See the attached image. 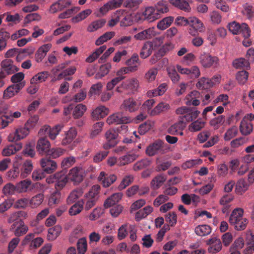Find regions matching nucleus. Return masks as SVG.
<instances>
[{
    "mask_svg": "<svg viewBox=\"0 0 254 254\" xmlns=\"http://www.w3.org/2000/svg\"><path fill=\"white\" fill-rule=\"evenodd\" d=\"M122 87L128 92L133 93L136 91L139 86V82L137 78L131 77L123 82L121 84Z\"/></svg>",
    "mask_w": 254,
    "mask_h": 254,
    "instance_id": "15",
    "label": "nucleus"
},
{
    "mask_svg": "<svg viewBox=\"0 0 254 254\" xmlns=\"http://www.w3.org/2000/svg\"><path fill=\"white\" fill-rule=\"evenodd\" d=\"M162 147V141L160 140H156L147 147L146 149V153L149 156H154L161 152Z\"/></svg>",
    "mask_w": 254,
    "mask_h": 254,
    "instance_id": "23",
    "label": "nucleus"
},
{
    "mask_svg": "<svg viewBox=\"0 0 254 254\" xmlns=\"http://www.w3.org/2000/svg\"><path fill=\"white\" fill-rule=\"evenodd\" d=\"M196 87L199 89H207L213 87L212 80L205 77L200 78L196 83Z\"/></svg>",
    "mask_w": 254,
    "mask_h": 254,
    "instance_id": "46",
    "label": "nucleus"
},
{
    "mask_svg": "<svg viewBox=\"0 0 254 254\" xmlns=\"http://www.w3.org/2000/svg\"><path fill=\"white\" fill-rule=\"evenodd\" d=\"M225 122V116L220 115L211 119L209 122V125L213 129H217L222 126Z\"/></svg>",
    "mask_w": 254,
    "mask_h": 254,
    "instance_id": "44",
    "label": "nucleus"
},
{
    "mask_svg": "<svg viewBox=\"0 0 254 254\" xmlns=\"http://www.w3.org/2000/svg\"><path fill=\"white\" fill-rule=\"evenodd\" d=\"M87 110L85 105L79 104L77 105L73 109L72 115L74 119H78L81 117Z\"/></svg>",
    "mask_w": 254,
    "mask_h": 254,
    "instance_id": "53",
    "label": "nucleus"
},
{
    "mask_svg": "<svg viewBox=\"0 0 254 254\" xmlns=\"http://www.w3.org/2000/svg\"><path fill=\"white\" fill-rule=\"evenodd\" d=\"M206 244L209 246L207 250L210 254H217L220 252L222 249L221 240L216 237H213L208 240Z\"/></svg>",
    "mask_w": 254,
    "mask_h": 254,
    "instance_id": "9",
    "label": "nucleus"
},
{
    "mask_svg": "<svg viewBox=\"0 0 254 254\" xmlns=\"http://www.w3.org/2000/svg\"><path fill=\"white\" fill-rule=\"evenodd\" d=\"M78 254H85L87 250V243L84 237L79 239L77 243Z\"/></svg>",
    "mask_w": 254,
    "mask_h": 254,
    "instance_id": "55",
    "label": "nucleus"
},
{
    "mask_svg": "<svg viewBox=\"0 0 254 254\" xmlns=\"http://www.w3.org/2000/svg\"><path fill=\"white\" fill-rule=\"evenodd\" d=\"M62 230L61 226L59 225L49 228L48 231L47 239L50 241H54L59 236Z\"/></svg>",
    "mask_w": 254,
    "mask_h": 254,
    "instance_id": "32",
    "label": "nucleus"
},
{
    "mask_svg": "<svg viewBox=\"0 0 254 254\" xmlns=\"http://www.w3.org/2000/svg\"><path fill=\"white\" fill-rule=\"evenodd\" d=\"M200 97V93L196 90H193L188 94L185 98V104L187 106H198L200 103L199 98Z\"/></svg>",
    "mask_w": 254,
    "mask_h": 254,
    "instance_id": "18",
    "label": "nucleus"
},
{
    "mask_svg": "<svg viewBox=\"0 0 254 254\" xmlns=\"http://www.w3.org/2000/svg\"><path fill=\"white\" fill-rule=\"evenodd\" d=\"M154 7L160 16L161 14L167 13L169 10L167 2L164 0L158 1Z\"/></svg>",
    "mask_w": 254,
    "mask_h": 254,
    "instance_id": "43",
    "label": "nucleus"
},
{
    "mask_svg": "<svg viewBox=\"0 0 254 254\" xmlns=\"http://www.w3.org/2000/svg\"><path fill=\"white\" fill-rule=\"evenodd\" d=\"M112 68V65L108 63L102 65L99 71L95 75V78L97 79H101L103 77L108 74Z\"/></svg>",
    "mask_w": 254,
    "mask_h": 254,
    "instance_id": "47",
    "label": "nucleus"
},
{
    "mask_svg": "<svg viewBox=\"0 0 254 254\" xmlns=\"http://www.w3.org/2000/svg\"><path fill=\"white\" fill-rule=\"evenodd\" d=\"M210 20L212 24L218 25L222 22V15L216 10H213L210 13Z\"/></svg>",
    "mask_w": 254,
    "mask_h": 254,
    "instance_id": "59",
    "label": "nucleus"
},
{
    "mask_svg": "<svg viewBox=\"0 0 254 254\" xmlns=\"http://www.w3.org/2000/svg\"><path fill=\"white\" fill-rule=\"evenodd\" d=\"M234 199V196L231 193L223 195L219 200V204L223 206H227Z\"/></svg>",
    "mask_w": 254,
    "mask_h": 254,
    "instance_id": "64",
    "label": "nucleus"
},
{
    "mask_svg": "<svg viewBox=\"0 0 254 254\" xmlns=\"http://www.w3.org/2000/svg\"><path fill=\"white\" fill-rule=\"evenodd\" d=\"M25 85V82H22L8 86L3 92V98L8 99L13 97L24 87Z\"/></svg>",
    "mask_w": 254,
    "mask_h": 254,
    "instance_id": "7",
    "label": "nucleus"
},
{
    "mask_svg": "<svg viewBox=\"0 0 254 254\" xmlns=\"http://www.w3.org/2000/svg\"><path fill=\"white\" fill-rule=\"evenodd\" d=\"M133 179L134 177L131 175L126 176L119 185L118 189L120 190L125 189L127 187L133 182Z\"/></svg>",
    "mask_w": 254,
    "mask_h": 254,
    "instance_id": "61",
    "label": "nucleus"
},
{
    "mask_svg": "<svg viewBox=\"0 0 254 254\" xmlns=\"http://www.w3.org/2000/svg\"><path fill=\"white\" fill-rule=\"evenodd\" d=\"M173 20L174 17L172 16H168L164 18L158 22L157 27L159 30H164L171 25Z\"/></svg>",
    "mask_w": 254,
    "mask_h": 254,
    "instance_id": "51",
    "label": "nucleus"
},
{
    "mask_svg": "<svg viewBox=\"0 0 254 254\" xmlns=\"http://www.w3.org/2000/svg\"><path fill=\"white\" fill-rule=\"evenodd\" d=\"M249 189V185L245 180L240 179L236 184L235 192L238 195L243 194Z\"/></svg>",
    "mask_w": 254,
    "mask_h": 254,
    "instance_id": "40",
    "label": "nucleus"
},
{
    "mask_svg": "<svg viewBox=\"0 0 254 254\" xmlns=\"http://www.w3.org/2000/svg\"><path fill=\"white\" fill-rule=\"evenodd\" d=\"M141 103L133 98H129L124 101L121 108L129 112L136 111L139 108Z\"/></svg>",
    "mask_w": 254,
    "mask_h": 254,
    "instance_id": "8",
    "label": "nucleus"
},
{
    "mask_svg": "<svg viewBox=\"0 0 254 254\" xmlns=\"http://www.w3.org/2000/svg\"><path fill=\"white\" fill-rule=\"evenodd\" d=\"M117 177L114 174L108 176L104 172H101L98 177V181L101 182L104 187H108L113 184Z\"/></svg>",
    "mask_w": 254,
    "mask_h": 254,
    "instance_id": "24",
    "label": "nucleus"
},
{
    "mask_svg": "<svg viewBox=\"0 0 254 254\" xmlns=\"http://www.w3.org/2000/svg\"><path fill=\"white\" fill-rule=\"evenodd\" d=\"M44 196L43 193H40L32 196L29 199V206L32 208H36L39 206L43 201Z\"/></svg>",
    "mask_w": 254,
    "mask_h": 254,
    "instance_id": "36",
    "label": "nucleus"
},
{
    "mask_svg": "<svg viewBox=\"0 0 254 254\" xmlns=\"http://www.w3.org/2000/svg\"><path fill=\"white\" fill-rule=\"evenodd\" d=\"M184 119L182 116L179 117V121L172 125L168 129V132L172 134H184L183 130L186 126V123L184 121Z\"/></svg>",
    "mask_w": 254,
    "mask_h": 254,
    "instance_id": "14",
    "label": "nucleus"
},
{
    "mask_svg": "<svg viewBox=\"0 0 254 254\" xmlns=\"http://www.w3.org/2000/svg\"><path fill=\"white\" fill-rule=\"evenodd\" d=\"M105 19H99L92 21L89 24L87 28V31L88 32H94L102 28L106 24Z\"/></svg>",
    "mask_w": 254,
    "mask_h": 254,
    "instance_id": "29",
    "label": "nucleus"
},
{
    "mask_svg": "<svg viewBox=\"0 0 254 254\" xmlns=\"http://www.w3.org/2000/svg\"><path fill=\"white\" fill-rule=\"evenodd\" d=\"M157 73V68L155 67L151 68L145 73L144 79L148 82H152L155 80Z\"/></svg>",
    "mask_w": 254,
    "mask_h": 254,
    "instance_id": "58",
    "label": "nucleus"
},
{
    "mask_svg": "<svg viewBox=\"0 0 254 254\" xmlns=\"http://www.w3.org/2000/svg\"><path fill=\"white\" fill-rule=\"evenodd\" d=\"M22 157L17 155L15 157L13 169L7 172V177L11 180L16 179L20 173L19 168L21 164Z\"/></svg>",
    "mask_w": 254,
    "mask_h": 254,
    "instance_id": "6",
    "label": "nucleus"
},
{
    "mask_svg": "<svg viewBox=\"0 0 254 254\" xmlns=\"http://www.w3.org/2000/svg\"><path fill=\"white\" fill-rule=\"evenodd\" d=\"M39 117L34 115L28 119L25 123L24 126L29 130L34 128L38 124Z\"/></svg>",
    "mask_w": 254,
    "mask_h": 254,
    "instance_id": "63",
    "label": "nucleus"
},
{
    "mask_svg": "<svg viewBox=\"0 0 254 254\" xmlns=\"http://www.w3.org/2000/svg\"><path fill=\"white\" fill-rule=\"evenodd\" d=\"M118 136V132L114 129H110L105 133V137L107 139V142L103 144V148L105 149H109L114 147L116 142L115 140Z\"/></svg>",
    "mask_w": 254,
    "mask_h": 254,
    "instance_id": "17",
    "label": "nucleus"
},
{
    "mask_svg": "<svg viewBox=\"0 0 254 254\" xmlns=\"http://www.w3.org/2000/svg\"><path fill=\"white\" fill-rule=\"evenodd\" d=\"M100 189V187L98 185L93 186L89 192L86 194V199L97 201Z\"/></svg>",
    "mask_w": 254,
    "mask_h": 254,
    "instance_id": "49",
    "label": "nucleus"
},
{
    "mask_svg": "<svg viewBox=\"0 0 254 254\" xmlns=\"http://www.w3.org/2000/svg\"><path fill=\"white\" fill-rule=\"evenodd\" d=\"M103 126L104 123L103 122H100L95 123L93 126L90 136L94 138L99 135L102 130Z\"/></svg>",
    "mask_w": 254,
    "mask_h": 254,
    "instance_id": "62",
    "label": "nucleus"
},
{
    "mask_svg": "<svg viewBox=\"0 0 254 254\" xmlns=\"http://www.w3.org/2000/svg\"><path fill=\"white\" fill-rule=\"evenodd\" d=\"M10 230L13 232L15 236L18 237L26 234L28 228L23 221L19 220L14 222L11 226Z\"/></svg>",
    "mask_w": 254,
    "mask_h": 254,
    "instance_id": "11",
    "label": "nucleus"
},
{
    "mask_svg": "<svg viewBox=\"0 0 254 254\" xmlns=\"http://www.w3.org/2000/svg\"><path fill=\"white\" fill-rule=\"evenodd\" d=\"M153 50V46L150 42H146L143 46L140 56L141 58L145 59L149 57L152 53Z\"/></svg>",
    "mask_w": 254,
    "mask_h": 254,
    "instance_id": "50",
    "label": "nucleus"
},
{
    "mask_svg": "<svg viewBox=\"0 0 254 254\" xmlns=\"http://www.w3.org/2000/svg\"><path fill=\"white\" fill-rule=\"evenodd\" d=\"M115 36V32L114 31L107 32L99 37L96 41L95 44L99 46L104 43L110 40Z\"/></svg>",
    "mask_w": 254,
    "mask_h": 254,
    "instance_id": "52",
    "label": "nucleus"
},
{
    "mask_svg": "<svg viewBox=\"0 0 254 254\" xmlns=\"http://www.w3.org/2000/svg\"><path fill=\"white\" fill-rule=\"evenodd\" d=\"M228 27L229 30L233 34L241 33L245 38H249L251 36V30L248 25L245 23L240 24L236 21H233L230 23Z\"/></svg>",
    "mask_w": 254,
    "mask_h": 254,
    "instance_id": "2",
    "label": "nucleus"
},
{
    "mask_svg": "<svg viewBox=\"0 0 254 254\" xmlns=\"http://www.w3.org/2000/svg\"><path fill=\"white\" fill-rule=\"evenodd\" d=\"M48 183L50 182H56L55 186L59 188H63L67 182V179L65 175L62 172H58L51 176L50 178L47 179Z\"/></svg>",
    "mask_w": 254,
    "mask_h": 254,
    "instance_id": "13",
    "label": "nucleus"
},
{
    "mask_svg": "<svg viewBox=\"0 0 254 254\" xmlns=\"http://www.w3.org/2000/svg\"><path fill=\"white\" fill-rule=\"evenodd\" d=\"M128 70L132 72H135L138 69V67L140 65V62L138 56L137 54H133L132 56L125 63Z\"/></svg>",
    "mask_w": 254,
    "mask_h": 254,
    "instance_id": "22",
    "label": "nucleus"
},
{
    "mask_svg": "<svg viewBox=\"0 0 254 254\" xmlns=\"http://www.w3.org/2000/svg\"><path fill=\"white\" fill-rule=\"evenodd\" d=\"M233 65L237 69L248 68L250 67L249 62L243 58H240L234 60L233 62Z\"/></svg>",
    "mask_w": 254,
    "mask_h": 254,
    "instance_id": "60",
    "label": "nucleus"
},
{
    "mask_svg": "<svg viewBox=\"0 0 254 254\" xmlns=\"http://www.w3.org/2000/svg\"><path fill=\"white\" fill-rule=\"evenodd\" d=\"M51 47V44H47L43 45L38 49L35 55L37 62H41L42 61Z\"/></svg>",
    "mask_w": 254,
    "mask_h": 254,
    "instance_id": "28",
    "label": "nucleus"
},
{
    "mask_svg": "<svg viewBox=\"0 0 254 254\" xmlns=\"http://www.w3.org/2000/svg\"><path fill=\"white\" fill-rule=\"evenodd\" d=\"M29 129L26 127H19L15 129L14 133H10L8 136L9 142L20 140L26 137L29 134Z\"/></svg>",
    "mask_w": 254,
    "mask_h": 254,
    "instance_id": "5",
    "label": "nucleus"
},
{
    "mask_svg": "<svg viewBox=\"0 0 254 254\" xmlns=\"http://www.w3.org/2000/svg\"><path fill=\"white\" fill-rule=\"evenodd\" d=\"M240 130L243 135L250 134L253 130V126L251 122L242 120L240 126Z\"/></svg>",
    "mask_w": 254,
    "mask_h": 254,
    "instance_id": "31",
    "label": "nucleus"
},
{
    "mask_svg": "<svg viewBox=\"0 0 254 254\" xmlns=\"http://www.w3.org/2000/svg\"><path fill=\"white\" fill-rule=\"evenodd\" d=\"M77 130L74 127H70L68 130L65 132V137L63 139L62 144L66 145L71 143L77 136Z\"/></svg>",
    "mask_w": 254,
    "mask_h": 254,
    "instance_id": "27",
    "label": "nucleus"
},
{
    "mask_svg": "<svg viewBox=\"0 0 254 254\" xmlns=\"http://www.w3.org/2000/svg\"><path fill=\"white\" fill-rule=\"evenodd\" d=\"M1 71L5 74H11L15 72L18 71L19 68L13 64V62L9 59L3 60L0 64Z\"/></svg>",
    "mask_w": 254,
    "mask_h": 254,
    "instance_id": "20",
    "label": "nucleus"
},
{
    "mask_svg": "<svg viewBox=\"0 0 254 254\" xmlns=\"http://www.w3.org/2000/svg\"><path fill=\"white\" fill-rule=\"evenodd\" d=\"M139 156L138 154L129 152L118 159V164L120 166L126 165L135 160Z\"/></svg>",
    "mask_w": 254,
    "mask_h": 254,
    "instance_id": "26",
    "label": "nucleus"
},
{
    "mask_svg": "<svg viewBox=\"0 0 254 254\" xmlns=\"http://www.w3.org/2000/svg\"><path fill=\"white\" fill-rule=\"evenodd\" d=\"M189 25L190 27L189 29V34L195 36L198 35V33H202L205 31V27L203 23L197 17L190 16L189 17Z\"/></svg>",
    "mask_w": 254,
    "mask_h": 254,
    "instance_id": "3",
    "label": "nucleus"
},
{
    "mask_svg": "<svg viewBox=\"0 0 254 254\" xmlns=\"http://www.w3.org/2000/svg\"><path fill=\"white\" fill-rule=\"evenodd\" d=\"M31 185V181L26 179L19 182L16 184V192L18 193L26 192Z\"/></svg>",
    "mask_w": 254,
    "mask_h": 254,
    "instance_id": "45",
    "label": "nucleus"
},
{
    "mask_svg": "<svg viewBox=\"0 0 254 254\" xmlns=\"http://www.w3.org/2000/svg\"><path fill=\"white\" fill-rule=\"evenodd\" d=\"M153 211V208L151 206H147L138 211L135 215V219L137 221H139L141 219L145 218Z\"/></svg>",
    "mask_w": 254,
    "mask_h": 254,
    "instance_id": "37",
    "label": "nucleus"
},
{
    "mask_svg": "<svg viewBox=\"0 0 254 254\" xmlns=\"http://www.w3.org/2000/svg\"><path fill=\"white\" fill-rule=\"evenodd\" d=\"M130 120L126 116H124L121 113H116L109 116L107 119V123L109 125L127 124L129 123Z\"/></svg>",
    "mask_w": 254,
    "mask_h": 254,
    "instance_id": "10",
    "label": "nucleus"
},
{
    "mask_svg": "<svg viewBox=\"0 0 254 254\" xmlns=\"http://www.w3.org/2000/svg\"><path fill=\"white\" fill-rule=\"evenodd\" d=\"M166 177L163 174H160L154 177L150 183L152 189L157 190L159 189L165 182Z\"/></svg>",
    "mask_w": 254,
    "mask_h": 254,
    "instance_id": "39",
    "label": "nucleus"
},
{
    "mask_svg": "<svg viewBox=\"0 0 254 254\" xmlns=\"http://www.w3.org/2000/svg\"><path fill=\"white\" fill-rule=\"evenodd\" d=\"M83 192L82 190H72L68 196L66 201L68 204H71L80 197Z\"/></svg>",
    "mask_w": 254,
    "mask_h": 254,
    "instance_id": "54",
    "label": "nucleus"
},
{
    "mask_svg": "<svg viewBox=\"0 0 254 254\" xmlns=\"http://www.w3.org/2000/svg\"><path fill=\"white\" fill-rule=\"evenodd\" d=\"M40 163L44 171L48 174L53 173L57 168L56 162L48 158L41 159Z\"/></svg>",
    "mask_w": 254,
    "mask_h": 254,
    "instance_id": "19",
    "label": "nucleus"
},
{
    "mask_svg": "<svg viewBox=\"0 0 254 254\" xmlns=\"http://www.w3.org/2000/svg\"><path fill=\"white\" fill-rule=\"evenodd\" d=\"M106 49V46L103 45L98 48L95 52L92 54L90 55L86 60L88 63H92L96 59H97L99 56L103 53V52Z\"/></svg>",
    "mask_w": 254,
    "mask_h": 254,
    "instance_id": "56",
    "label": "nucleus"
},
{
    "mask_svg": "<svg viewBox=\"0 0 254 254\" xmlns=\"http://www.w3.org/2000/svg\"><path fill=\"white\" fill-rule=\"evenodd\" d=\"M49 76L48 71L40 72L33 76L30 79V84H38L44 82Z\"/></svg>",
    "mask_w": 254,
    "mask_h": 254,
    "instance_id": "38",
    "label": "nucleus"
},
{
    "mask_svg": "<svg viewBox=\"0 0 254 254\" xmlns=\"http://www.w3.org/2000/svg\"><path fill=\"white\" fill-rule=\"evenodd\" d=\"M238 133V128L234 126L229 128L225 133L224 138L226 141H229L237 136Z\"/></svg>",
    "mask_w": 254,
    "mask_h": 254,
    "instance_id": "57",
    "label": "nucleus"
},
{
    "mask_svg": "<svg viewBox=\"0 0 254 254\" xmlns=\"http://www.w3.org/2000/svg\"><path fill=\"white\" fill-rule=\"evenodd\" d=\"M122 196L123 193L122 192H118L113 194L105 201L104 204L105 207H110L116 203L119 202L122 199Z\"/></svg>",
    "mask_w": 254,
    "mask_h": 254,
    "instance_id": "34",
    "label": "nucleus"
},
{
    "mask_svg": "<svg viewBox=\"0 0 254 254\" xmlns=\"http://www.w3.org/2000/svg\"><path fill=\"white\" fill-rule=\"evenodd\" d=\"M109 113L108 108L103 105H100L93 110L91 116L94 120H99L105 118Z\"/></svg>",
    "mask_w": 254,
    "mask_h": 254,
    "instance_id": "21",
    "label": "nucleus"
},
{
    "mask_svg": "<svg viewBox=\"0 0 254 254\" xmlns=\"http://www.w3.org/2000/svg\"><path fill=\"white\" fill-rule=\"evenodd\" d=\"M84 201L81 199L73 204L69 209L70 215L74 216L80 213L83 209Z\"/></svg>",
    "mask_w": 254,
    "mask_h": 254,
    "instance_id": "42",
    "label": "nucleus"
},
{
    "mask_svg": "<svg viewBox=\"0 0 254 254\" xmlns=\"http://www.w3.org/2000/svg\"><path fill=\"white\" fill-rule=\"evenodd\" d=\"M199 59L200 64L205 68L217 66L219 64V59L217 57L212 56L206 53L201 54Z\"/></svg>",
    "mask_w": 254,
    "mask_h": 254,
    "instance_id": "4",
    "label": "nucleus"
},
{
    "mask_svg": "<svg viewBox=\"0 0 254 254\" xmlns=\"http://www.w3.org/2000/svg\"><path fill=\"white\" fill-rule=\"evenodd\" d=\"M170 106L168 103L160 102L149 112V115L152 116H156L160 113L168 110Z\"/></svg>",
    "mask_w": 254,
    "mask_h": 254,
    "instance_id": "41",
    "label": "nucleus"
},
{
    "mask_svg": "<svg viewBox=\"0 0 254 254\" xmlns=\"http://www.w3.org/2000/svg\"><path fill=\"white\" fill-rule=\"evenodd\" d=\"M146 20L149 22H153L160 18L154 6L147 7L144 11Z\"/></svg>",
    "mask_w": 254,
    "mask_h": 254,
    "instance_id": "30",
    "label": "nucleus"
},
{
    "mask_svg": "<svg viewBox=\"0 0 254 254\" xmlns=\"http://www.w3.org/2000/svg\"><path fill=\"white\" fill-rule=\"evenodd\" d=\"M51 143L46 137L40 138L37 142L36 149L38 152L41 155H47L50 150Z\"/></svg>",
    "mask_w": 254,
    "mask_h": 254,
    "instance_id": "16",
    "label": "nucleus"
},
{
    "mask_svg": "<svg viewBox=\"0 0 254 254\" xmlns=\"http://www.w3.org/2000/svg\"><path fill=\"white\" fill-rule=\"evenodd\" d=\"M229 222L234 226L238 231L244 230L248 223L246 218L244 217V210L241 208H236L232 212L229 218Z\"/></svg>",
    "mask_w": 254,
    "mask_h": 254,
    "instance_id": "1",
    "label": "nucleus"
},
{
    "mask_svg": "<svg viewBox=\"0 0 254 254\" xmlns=\"http://www.w3.org/2000/svg\"><path fill=\"white\" fill-rule=\"evenodd\" d=\"M206 125V122L201 119H198L192 123L188 126V129L190 132H197L203 128Z\"/></svg>",
    "mask_w": 254,
    "mask_h": 254,
    "instance_id": "33",
    "label": "nucleus"
},
{
    "mask_svg": "<svg viewBox=\"0 0 254 254\" xmlns=\"http://www.w3.org/2000/svg\"><path fill=\"white\" fill-rule=\"evenodd\" d=\"M211 229L210 227L207 225H201L197 226L195 228V232L196 234L200 236H205L210 234Z\"/></svg>",
    "mask_w": 254,
    "mask_h": 254,
    "instance_id": "48",
    "label": "nucleus"
},
{
    "mask_svg": "<svg viewBox=\"0 0 254 254\" xmlns=\"http://www.w3.org/2000/svg\"><path fill=\"white\" fill-rule=\"evenodd\" d=\"M20 167V178L24 179L31 173L33 169V165L30 160H27L22 162V159Z\"/></svg>",
    "mask_w": 254,
    "mask_h": 254,
    "instance_id": "25",
    "label": "nucleus"
},
{
    "mask_svg": "<svg viewBox=\"0 0 254 254\" xmlns=\"http://www.w3.org/2000/svg\"><path fill=\"white\" fill-rule=\"evenodd\" d=\"M69 180L74 183L79 184L83 179V170L82 168L75 167L70 170L68 174Z\"/></svg>",
    "mask_w": 254,
    "mask_h": 254,
    "instance_id": "12",
    "label": "nucleus"
},
{
    "mask_svg": "<svg viewBox=\"0 0 254 254\" xmlns=\"http://www.w3.org/2000/svg\"><path fill=\"white\" fill-rule=\"evenodd\" d=\"M169 1L173 5L182 10L189 12L190 10V7L186 0H169Z\"/></svg>",
    "mask_w": 254,
    "mask_h": 254,
    "instance_id": "35",
    "label": "nucleus"
}]
</instances>
